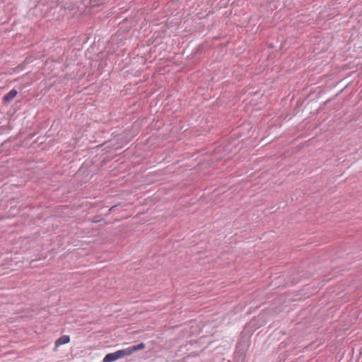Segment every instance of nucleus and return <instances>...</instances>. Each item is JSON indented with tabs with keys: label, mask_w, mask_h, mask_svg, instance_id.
Here are the masks:
<instances>
[{
	"label": "nucleus",
	"mask_w": 362,
	"mask_h": 362,
	"mask_svg": "<svg viewBox=\"0 0 362 362\" xmlns=\"http://www.w3.org/2000/svg\"><path fill=\"white\" fill-rule=\"evenodd\" d=\"M103 0H95L96 4L94 5H92V10L93 9L94 7H95L97 6H100L103 4Z\"/></svg>",
	"instance_id": "5"
},
{
	"label": "nucleus",
	"mask_w": 362,
	"mask_h": 362,
	"mask_svg": "<svg viewBox=\"0 0 362 362\" xmlns=\"http://www.w3.org/2000/svg\"><path fill=\"white\" fill-rule=\"evenodd\" d=\"M105 214L107 215L110 211L112 210V209H109L108 210H106V208H105Z\"/></svg>",
	"instance_id": "7"
},
{
	"label": "nucleus",
	"mask_w": 362,
	"mask_h": 362,
	"mask_svg": "<svg viewBox=\"0 0 362 362\" xmlns=\"http://www.w3.org/2000/svg\"><path fill=\"white\" fill-rule=\"evenodd\" d=\"M70 341V337L68 335H63L61 337H59L56 341H55V348L56 350L59 346L61 345L67 344Z\"/></svg>",
	"instance_id": "2"
},
{
	"label": "nucleus",
	"mask_w": 362,
	"mask_h": 362,
	"mask_svg": "<svg viewBox=\"0 0 362 362\" xmlns=\"http://www.w3.org/2000/svg\"><path fill=\"white\" fill-rule=\"evenodd\" d=\"M145 348V344L144 343H140L137 345H134L130 347L127 348V351H128V355H131L132 353L141 350Z\"/></svg>",
	"instance_id": "3"
},
{
	"label": "nucleus",
	"mask_w": 362,
	"mask_h": 362,
	"mask_svg": "<svg viewBox=\"0 0 362 362\" xmlns=\"http://www.w3.org/2000/svg\"><path fill=\"white\" fill-rule=\"evenodd\" d=\"M17 93H17L16 90L12 89L6 95H4V101L6 103L10 102L17 95Z\"/></svg>",
	"instance_id": "4"
},
{
	"label": "nucleus",
	"mask_w": 362,
	"mask_h": 362,
	"mask_svg": "<svg viewBox=\"0 0 362 362\" xmlns=\"http://www.w3.org/2000/svg\"><path fill=\"white\" fill-rule=\"evenodd\" d=\"M127 356H129L127 349L118 350L116 352L107 354L103 358V362H112Z\"/></svg>",
	"instance_id": "1"
},
{
	"label": "nucleus",
	"mask_w": 362,
	"mask_h": 362,
	"mask_svg": "<svg viewBox=\"0 0 362 362\" xmlns=\"http://www.w3.org/2000/svg\"><path fill=\"white\" fill-rule=\"evenodd\" d=\"M103 220L102 218H98V217L92 218V223H98Z\"/></svg>",
	"instance_id": "6"
}]
</instances>
